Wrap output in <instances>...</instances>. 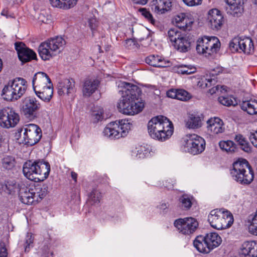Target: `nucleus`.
<instances>
[{"mask_svg": "<svg viewBox=\"0 0 257 257\" xmlns=\"http://www.w3.org/2000/svg\"><path fill=\"white\" fill-rule=\"evenodd\" d=\"M121 97L117 103L119 112L134 115L141 112L145 107V101L141 98L142 90L137 85L126 82H120Z\"/></svg>", "mask_w": 257, "mask_h": 257, "instance_id": "obj_1", "label": "nucleus"}, {"mask_svg": "<svg viewBox=\"0 0 257 257\" xmlns=\"http://www.w3.org/2000/svg\"><path fill=\"white\" fill-rule=\"evenodd\" d=\"M173 124L166 116L158 115L153 117L148 123V130L150 137L159 141H164L173 133Z\"/></svg>", "mask_w": 257, "mask_h": 257, "instance_id": "obj_2", "label": "nucleus"}, {"mask_svg": "<svg viewBox=\"0 0 257 257\" xmlns=\"http://www.w3.org/2000/svg\"><path fill=\"white\" fill-rule=\"evenodd\" d=\"M23 171L28 179L36 182L43 181L49 175L50 165L43 160H29L24 163Z\"/></svg>", "mask_w": 257, "mask_h": 257, "instance_id": "obj_3", "label": "nucleus"}, {"mask_svg": "<svg viewBox=\"0 0 257 257\" xmlns=\"http://www.w3.org/2000/svg\"><path fill=\"white\" fill-rule=\"evenodd\" d=\"M230 172L233 179L241 184H250L253 180V171L245 159L234 162Z\"/></svg>", "mask_w": 257, "mask_h": 257, "instance_id": "obj_4", "label": "nucleus"}, {"mask_svg": "<svg viewBox=\"0 0 257 257\" xmlns=\"http://www.w3.org/2000/svg\"><path fill=\"white\" fill-rule=\"evenodd\" d=\"M230 172L233 179L241 184H250L253 180V171L245 159L234 162Z\"/></svg>", "mask_w": 257, "mask_h": 257, "instance_id": "obj_5", "label": "nucleus"}, {"mask_svg": "<svg viewBox=\"0 0 257 257\" xmlns=\"http://www.w3.org/2000/svg\"><path fill=\"white\" fill-rule=\"evenodd\" d=\"M230 172L233 179L241 184H250L253 180V171L245 159L234 162Z\"/></svg>", "mask_w": 257, "mask_h": 257, "instance_id": "obj_6", "label": "nucleus"}, {"mask_svg": "<svg viewBox=\"0 0 257 257\" xmlns=\"http://www.w3.org/2000/svg\"><path fill=\"white\" fill-rule=\"evenodd\" d=\"M210 225L218 230L229 228L233 222L232 214L227 210L221 209L212 210L208 217Z\"/></svg>", "mask_w": 257, "mask_h": 257, "instance_id": "obj_7", "label": "nucleus"}, {"mask_svg": "<svg viewBox=\"0 0 257 257\" xmlns=\"http://www.w3.org/2000/svg\"><path fill=\"white\" fill-rule=\"evenodd\" d=\"M130 129L131 124L128 120L121 119L107 124L103 131V134L110 139H118L126 136Z\"/></svg>", "mask_w": 257, "mask_h": 257, "instance_id": "obj_8", "label": "nucleus"}, {"mask_svg": "<svg viewBox=\"0 0 257 257\" xmlns=\"http://www.w3.org/2000/svg\"><path fill=\"white\" fill-rule=\"evenodd\" d=\"M17 131L23 138V143L27 146H32L36 144L42 136L41 128L33 123L26 124L23 128H18Z\"/></svg>", "mask_w": 257, "mask_h": 257, "instance_id": "obj_9", "label": "nucleus"}, {"mask_svg": "<svg viewBox=\"0 0 257 257\" xmlns=\"http://www.w3.org/2000/svg\"><path fill=\"white\" fill-rule=\"evenodd\" d=\"M168 37L172 46L178 51L185 53L190 50V39L177 28L170 29L168 32Z\"/></svg>", "mask_w": 257, "mask_h": 257, "instance_id": "obj_10", "label": "nucleus"}, {"mask_svg": "<svg viewBox=\"0 0 257 257\" xmlns=\"http://www.w3.org/2000/svg\"><path fill=\"white\" fill-rule=\"evenodd\" d=\"M65 40L61 37L51 38L47 41L42 43L39 47V53L44 60H49L52 57L51 52L59 50L65 44Z\"/></svg>", "mask_w": 257, "mask_h": 257, "instance_id": "obj_11", "label": "nucleus"}, {"mask_svg": "<svg viewBox=\"0 0 257 257\" xmlns=\"http://www.w3.org/2000/svg\"><path fill=\"white\" fill-rule=\"evenodd\" d=\"M220 42L214 36H204L199 38L197 42L196 51L199 54L211 55L216 53L220 49Z\"/></svg>", "mask_w": 257, "mask_h": 257, "instance_id": "obj_12", "label": "nucleus"}, {"mask_svg": "<svg viewBox=\"0 0 257 257\" xmlns=\"http://www.w3.org/2000/svg\"><path fill=\"white\" fill-rule=\"evenodd\" d=\"M185 151L196 155L202 153L205 149L206 143L204 139L195 135H190L184 139Z\"/></svg>", "mask_w": 257, "mask_h": 257, "instance_id": "obj_13", "label": "nucleus"}, {"mask_svg": "<svg viewBox=\"0 0 257 257\" xmlns=\"http://www.w3.org/2000/svg\"><path fill=\"white\" fill-rule=\"evenodd\" d=\"M20 121V116L13 109L9 107L0 110V126L9 128L15 127Z\"/></svg>", "mask_w": 257, "mask_h": 257, "instance_id": "obj_14", "label": "nucleus"}, {"mask_svg": "<svg viewBox=\"0 0 257 257\" xmlns=\"http://www.w3.org/2000/svg\"><path fill=\"white\" fill-rule=\"evenodd\" d=\"M174 225L180 232L189 235L195 232L198 226V223L194 218L190 217L176 219Z\"/></svg>", "mask_w": 257, "mask_h": 257, "instance_id": "obj_15", "label": "nucleus"}, {"mask_svg": "<svg viewBox=\"0 0 257 257\" xmlns=\"http://www.w3.org/2000/svg\"><path fill=\"white\" fill-rule=\"evenodd\" d=\"M40 107V103L35 97H26L23 100L22 111L27 118L33 119L36 117Z\"/></svg>", "mask_w": 257, "mask_h": 257, "instance_id": "obj_16", "label": "nucleus"}, {"mask_svg": "<svg viewBox=\"0 0 257 257\" xmlns=\"http://www.w3.org/2000/svg\"><path fill=\"white\" fill-rule=\"evenodd\" d=\"M15 47L17 52L19 59L23 63L37 59V55L35 52L27 47L24 43L21 42H16L15 43Z\"/></svg>", "mask_w": 257, "mask_h": 257, "instance_id": "obj_17", "label": "nucleus"}, {"mask_svg": "<svg viewBox=\"0 0 257 257\" xmlns=\"http://www.w3.org/2000/svg\"><path fill=\"white\" fill-rule=\"evenodd\" d=\"M211 28L213 30H220L224 23V18L219 10L213 9L208 12V18Z\"/></svg>", "mask_w": 257, "mask_h": 257, "instance_id": "obj_18", "label": "nucleus"}, {"mask_svg": "<svg viewBox=\"0 0 257 257\" xmlns=\"http://www.w3.org/2000/svg\"><path fill=\"white\" fill-rule=\"evenodd\" d=\"M245 0H225L228 6L226 8L227 14L238 17L244 11L243 5Z\"/></svg>", "mask_w": 257, "mask_h": 257, "instance_id": "obj_19", "label": "nucleus"}, {"mask_svg": "<svg viewBox=\"0 0 257 257\" xmlns=\"http://www.w3.org/2000/svg\"><path fill=\"white\" fill-rule=\"evenodd\" d=\"M33 87L35 90L42 89L48 87L49 84H52L49 76L44 72H39L35 74L32 80Z\"/></svg>", "mask_w": 257, "mask_h": 257, "instance_id": "obj_20", "label": "nucleus"}, {"mask_svg": "<svg viewBox=\"0 0 257 257\" xmlns=\"http://www.w3.org/2000/svg\"><path fill=\"white\" fill-rule=\"evenodd\" d=\"M10 84L12 85L15 99L17 100L25 93L27 88V82L25 79L19 77L10 81Z\"/></svg>", "mask_w": 257, "mask_h": 257, "instance_id": "obj_21", "label": "nucleus"}, {"mask_svg": "<svg viewBox=\"0 0 257 257\" xmlns=\"http://www.w3.org/2000/svg\"><path fill=\"white\" fill-rule=\"evenodd\" d=\"M151 10L156 14H164L172 7L171 0H152L149 5Z\"/></svg>", "mask_w": 257, "mask_h": 257, "instance_id": "obj_22", "label": "nucleus"}, {"mask_svg": "<svg viewBox=\"0 0 257 257\" xmlns=\"http://www.w3.org/2000/svg\"><path fill=\"white\" fill-rule=\"evenodd\" d=\"M177 27L183 31H190L193 22L185 14L181 13L176 16L173 20Z\"/></svg>", "mask_w": 257, "mask_h": 257, "instance_id": "obj_23", "label": "nucleus"}, {"mask_svg": "<svg viewBox=\"0 0 257 257\" xmlns=\"http://www.w3.org/2000/svg\"><path fill=\"white\" fill-rule=\"evenodd\" d=\"M240 253L242 257H257V242H244L240 248Z\"/></svg>", "mask_w": 257, "mask_h": 257, "instance_id": "obj_24", "label": "nucleus"}, {"mask_svg": "<svg viewBox=\"0 0 257 257\" xmlns=\"http://www.w3.org/2000/svg\"><path fill=\"white\" fill-rule=\"evenodd\" d=\"M19 195L21 202L24 204L30 205L35 202L32 186H21Z\"/></svg>", "mask_w": 257, "mask_h": 257, "instance_id": "obj_25", "label": "nucleus"}, {"mask_svg": "<svg viewBox=\"0 0 257 257\" xmlns=\"http://www.w3.org/2000/svg\"><path fill=\"white\" fill-rule=\"evenodd\" d=\"M208 131L213 135H217L224 132L223 121L219 117L211 118L207 121Z\"/></svg>", "mask_w": 257, "mask_h": 257, "instance_id": "obj_26", "label": "nucleus"}, {"mask_svg": "<svg viewBox=\"0 0 257 257\" xmlns=\"http://www.w3.org/2000/svg\"><path fill=\"white\" fill-rule=\"evenodd\" d=\"M99 84L97 79L87 78L83 84L82 92L84 96L89 97L97 90Z\"/></svg>", "mask_w": 257, "mask_h": 257, "instance_id": "obj_27", "label": "nucleus"}, {"mask_svg": "<svg viewBox=\"0 0 257 257\" xmlns=\"http://www.w3.org/2000/svg\"><path fill=\"white\" fill-rule=\"evenodd\" d=\"M146 62L155 67H166L169 66L170 61L166 60L159 55H151L145 59Z\"/></svg>", "mask_w": 257, "mask_h": 257, "instance_id": "obj_28", "label": "nucleus"}, {"mask_svg": "<svg viewBox=\"0 0 257 257\" xmlns=\"http://www.w3.org/2000/svg\"><path fill=\"white\" fill-rule=\"evenodd\" d=\"M1 167L5 171H11L16 165L17 161L15 157L10 155H5L0 161Z\"/></svg>", "mask_w": 257, "mask_h": 257, "instance_id": "obj_29", "label": "nucleus"}, {"mask_svg": "<svg viewBox=\"0 0 257 257\" xmlns=\"http://www.w3.org/2000/svg\"><path fill=\"white\" fill-rule=\"evenodd\" d=\"M204 237L206 239V243L208 244L210 251L218 247L222 242L221 237L216 232L207 233Z\"/></svg>", "mask_w": 257, "mask_h": 257, "instance_id": "obj_30", "label": "nucleus"}, {"mask_svg": "<svg viewBox=\"0 0 257 257\" xmlns=\"http://www.w3.org/2000/svg\"><path fill=\"white\" fill-rule=\"evenodd\" d=\"M34 91L39 98L45 102H49L53 94V84H49L48 87Z\"/></svg>", "mask_w": 257, "mask_h": 257, "instance_id": "obj_31", "label": "nucleus"}, {"mask_svg": "<svg viewBox=\"0 0 257 257\" xmlns=\"http://www.w3.org/2000/svg\"><path fill=\"white\" fill-rule=\"evenodd\" d=\"M241 109L246 111L250 115L257 114V100L255 99H250L243 101L240 104Z\"/></svg>", "mask_w": 257, "mask_h": 257, "instance_id": "obj_32", "label": "nucleus"}, {"mask_svg": "<svg viewBox=\"0 0 257 257\" xmlns=\"http://www.w3.org/2000/svg\"><path fill=\"white\" fill-rule=\"evenodd\" d=\"M205 241V238L202 235L197 236L194 240V246L199 252L204 253H208L210 252V249L208 244L206 243Z\"/></svg>", "mask_w": 257, "mask_h": 257, "instance_id": "obj_33", "label": "nucleus"}, {"mask_svg": "<svg viewBox=\"0 0 257 257\" xmlns=\"http://www.w3.org/2000/svg\"><path fill=\"white\" fill-rule=\"evenodd\" d=\"M35 202H40L48 193V187L46 185H37L32 186Z\"/></svg>", "mask_w": 257, "mask_h": 257, "instance_id": "obj_34", "label": "nucleus"}, {"mask_svg": "<svg viewBox=\"0 0 257 257\" xmlns=\"http://www.w3.org/2000/svg\"><path fill=\"white\" fill-rule=\"evenodd\" d=\"M241 52L247 54H252L254 52L253 43L250 38H240L239 52Z\"/></svg>", "mask_w": 257, "mask_h": 257, "instance_id": "obj_35", "label": "nucleus"}, {"mask_svg": "<svg viewBox=\"0 0 257 257\" xmlns=\"http://www.w3.org/2000/svg\"><path fill=\"white\" fill-rule=\"evenodd\" d=\"M202 115L201 116L196 114H190L189 118L186 122L187 127L189 128H198L202 125Z\"/></svg>", "mask_w": 257, "mask_h": 257, "instance_id": "obj_36", "label": "nucleus"}, {"mask_svg": "<svg viewBox=\"0 0 257 257\" xmlns=\"http://www.w3.org/2000/svg\"><path fill=\"white\" fill-rule=\"evenodd\" d=\"M51 4L54 7H62L66 6L68 9L73 7L76 5L78 0H49Z\"/></svg>", "mask_w": 257, "mask_h": 257, "instance_id": "obj_37", "label": "nucleus"}, {"mask_svg": "<svg viewBox=\"0 0 257 257\" xmlns=\"http://www.w3.org/2000/svg\"><path fill=\"white\" fill-rule=\"evenodd\" d=\"M235 140L240 146V148L243 151L249 153L251 151V147L243 136L240 134L235 136Z\"/></svg>", "mask_w": 257, "mask_h": 257, "instance_id": "obj_38", "label": "nucleus"}, {"mask_svg": "<svg viewBox=\"0 0 257 257\" xmlns=\"http://www.w3.org/2000/svg\"><path fill=\"white\" fill-rule=\"evenodd\" d=\"M2 96L4 99L7 101H14L15 99V95L13 92V88L12 84H10V81L8 85H6L2 91Z\"/></svg>", "mask_w": 257, "mask_h": 257, "instance_id": "obj_39", "label": "nucleus"}, {"mask_svg": "<svg viewBox=\"0 0 257 257\" xmlns=\"http://www.w3.org/2000/svg\"><path fill=\"white\" fill-rule=\"evenodd\" d=\"M2 96L4 99L7 101H14L15 99V95L13 92V88L12 84H10V81L8 85H6L2 91Z\"/></svg>", "mask_w": 257, "mask_h": 257, "instance_id": "obj_40", "label": "nucleus"}, {"mask_svg": "<svg viewBox=\"0 0 257 257\" xmlns=\"http://www.w3.org/2000/svg\"><path fill=\"white\" fill-rule=\"evenodd\" d=\"M179 206L184 210L190 209L192 205L191 198L187 194H183L179 199Z\"/></svg>", "mask_w": 257, "mask_h": 257, "instance_id": "obj_41", "label": "nucleus"}, {"mask_svg": "<svg viewBox=\"0 0 257 257\" xmlns=\"http://www.w3.org/2000/svg\"><path fill=\"white\" fill-rule=\"evenodd\" d=\"M220 149L227 152L233 153L236 149V144L232 141H220L219 143Z\"/></svg>", "mask_w": 257, "mask_h": 257, "instance_id": "obj_42", "label": "nucleus"}, {"mask_svg": "<svg viewBox=\"0 0 257 257\" xmlns=\"http://www.w3.org/2000/svg\"><path fill=\"white\" fill-rule=\"evenodd\" d=\"M103 119V109L98 106L94 107L91 113V120L93 123H97Z\"/></svg>", "mask_w": 257, "mask_h": 257, "instance_id": "obj_43", "label": "nucleus"}, {"mask_svg": "<svg viewBox=\"0 0 257 257\" xmlns=\"http://www.w3.org/2000/svg\"><path fill=\"white\" fill-rule=\"evenodd\" d=\"M60 85H63V89L68 95L73 90L75 86V81L73 79H65L59 82Z\"/></svg>", "mask_w": 257, "mask_h": 257, "instance_id": "obj_44", "label": "nucleus"}, {"mask_svg": "<svg viewBox=\"0 0 257 257\" xmlns=\"http://www.w3.org/2000/svg\"><path fill=\"white\" fill-rule=\"evenodd\" d=\"M218 101L221 104L226 106H235L237 104L235 99L229 96H219Z\"/></svg>", "mask_w": 257, "mask_h": 257, "instance_id": "obj_45", "label": "nucleus"}, {"mask_svg": "<svg viewBox=\"0 0 257 257\" xmlns=\"http://www.w3.org/2000/svg\"><path fill=\"white\" fill-rule=\"evenodd\" d=\"M34 236L31 233H28L25 241L24 248L25 252L28 253L30 251V248L33 247Z\"/></svg>", "mask_w": 257, "mask_h": 257, "instance_id": "obj_46", "label": "nucleus"}, {"mask_svg": "<svg viewBox=\"0 0 257 257\" xmlns=\"http://www.w3.org/2000/svg\"><path fill=\"white\" fill-rule=\"evenodd\" d=\"M240 38L235 37L232 39L229 44V47L232 52L240 51Z\"/></svg>", "mask_w": 257, "mask_h": 257, "instance_id": "obj_47", "label": "nucleus"}, {"mask_svg": "<svg viewBox=\"0 0 257 257\" xmlns=\"http://www.w3.org/2000/svg\"><path fill=\"white\" fill-rule=\"evenodd\" d=\"M150 153V149L147 145L141 146L139 147L138 150L137 156L140 158H143L146 156H148Z\"/></svg>", "mask_w": 257, "mask_h": 257, "instance_id": "obj_48", "label": "nucleus"}, {"mask_svg": "<svg viewBox=\"0 0 257 257\" xmlns=\"http://www.w3.org/2000/svg\"><path fill=\"white\" fill-rule=\"evenodd\" d=\"M101 198V194L97 190H93L89 195L90 200H91L94 204H98L100 202Z\"/></svg>", "mask_w": 257, "mask_h": 257, "instance_id": "obj_49", "label": "nucleus"}, {"mask_svg": "<svg viewBox=\"0 0 257 257\" xmlns=\"http://www.w3.org/2000/svg\"><path fill=\"white\" fill-rule=\"evenodd\" d=\"M124 46L128 49L137 50L140 47V45L135 40L128 39L125 40Z\"/></svg>", "mask_w": 257, "mask_h": 257, "instance_id": "obj_50", "label": "nucleus"}, {"mask_svg": "<svg viewBox=\"0 0 257 257\" xmlns=\"http://www.w3.org/2000/svg\"><path fill=\"white\" fill-rule=\"evenodd\" d=\"M191 98V95L184 89L178 90L177 99L187 101Z\"/></svg>", "mask_w": 257, "mask_h": 257, "instance_id": "obj_51", "label": "nucleus"}, {"mask_svg": "<svg viewBox=\"0 0 257 257\" xmlns=\"http://www.w3.org/2000/svg\"><path fill=\"white\" fill-rule=\"evenodd\" d=\"M196 71V68L194 67L181 66L179 68V73L182 74H191Z\"/></svg>", "mask_w": 257, "mask_h": 257, "instance_id": "obj_52", "label": "nucleus"}, {"mask_svg": "<svg viewBox=\"0 0 257 257\" xmlns=\"http://www.w3.org/2000/svg\"><path fill=\"white\" fill-rule=\"evenodd\" d=\"M139 11L141 12L142 15L152 24L155 23V20L153 19L152 15L149 11H147L146 9L141 8Z\"/></svg>", "mask_w": 257, "mask_h": 257, "instance_id": "obj_53", "label": "nucleus"}, {"mask_svg": "<svg viewBox=\"0 0 257 257\" xmlns=\"http://www.w3.org/2000/svg\"><path fill=\"white\" fill-rule=\"evenodd\" d=\"M227 87L224 85L220 86L219 85H217L214 87H212L211 89L208 90V92L210 93L211 95L215 93L216 92H218L219 91L220 92H222L223 91L224 92L227 91Z\"/></svg>", "mask_w": 257, "mask_h": 257, "instance_id": "obj_54", "label": "nucleus"}, {"mask_svg": "<svg viewBox=\"0 0 257 257\" xmlns=\"http://www.w3.org/2000/svg\"><path fill=\"white\" fill-rule=\"evenodd\" d=\"M0 257H8L7 248L3 241L0 242Z\"/></svg>", "mask_w": 257, "mask_h": 257, "instance_id": "obj_55", "label": "nucleus"}, {"mask_svg": "<svg viewBox=\"0 0 257 257\" xmlns=\"http://www.w3.org/2000/svg\"><path fill=\"white\" fill-rule=\"evenodd\" d=\"M249 139L252 144L257 148V130L254 132H251L249 135Z\"/></svg>", "mask_w": 257, "mask_h": 257, "instance_id": "obj_56", "label": "nucleus"}, {"mask_svg": "<svg viewBox=\"0 0 257 257\" xmlns=\"http://www.w3.org/2000/svg\"><path fill=\"white\" fill-rule=\"evenodd\" d=\"M183 2L188 6L193 7L199 5L202 0H183Z\"/></svg>", "mask_w": 257, "mask_h": 257, "instance_id": "obj_57", "label": "nucleus"}, {"mask_svg": "<svg viewBox=\"0 0 257 257\" xmlns=\"http://www.w3.org/2000/svg\"><path fill=\"white\" fill-rule=\"evenodd\" d=\"M88 25L92 31H93L97 27V21L95 18H92L88 20Z\"/></svg>", "mask_w": 257, "mask_h": 257, "instance_id": "obj_58", "label": "nucleus"}, {"mask_svg": "<svg viewBox=\"0 0 257 257\" xmlns=\"http://www.w3.org/2000/svg\"><path fill=\"white\" fill-rule=\"evenodd\" d=\"M178 90L170 89L167 92V95L168 97L177 99Z\"/></svg>", "mask_w": 257, "mask_h": 257, "instance_id": "obj_59", "label": "nucleus"}, {"mask_svg": "<svg viewBox=\"0 0 257 257\" xmlns=\"http://www.w3.org/2000/svg\"><path fill=\"white\" fill-rule=\"evenodd\" d=\"M6 187L7 190L9 191V193L11 194L12 192L15 191V189L16 188V184L13 183V184H11L10 182H8L6 184Z\"/></svg>", "mask_w": 257, "mask_h": 257, "instance_id": "obj_60", "label": "nucleus"}, {"mask_svg": "<svg viewBox=\"0 0 257 257\" xmlns=\"http://www.w3.org/2000/svg\"><path fill=\"white\" fill-rule=\"evenodd\" d=\"M207 82L205 83V86L209 87L216 84L217 81L214 78L206 79Z\"/></svg>", "mask_w": 257, "mask_h": 257, "instance_id": "obj_61", "label": "nucleus"}, {"mask_svg": "<svg viewBox=\"0 0 257 257\" xmlns=\"http://www.w3.org/2000/svg\"><path fill=\"white\" fill-rule=\"evenodd\" d=\"M63 85H60V84L58 83V93L59 95H62L64 94L66 92L65 90L63 89Z\"/></svg>", "mask_w": 257, "mask_h": 257, "instance_id": "obj_62", "label": "nucleus"}, {"mask_svg": "<svg viewBox=\"0 0 257 257\" xmlns=\"http://www.w3.org/2000/svg\"><path fill=\"white\" fill-rule=\"evenodd\" d=\"M135 3L141 5H145L147 4L148 0H132Z\"/></svg>", "mask_w": 257, "mask_h": 257, "instance_id": "obj_63", "label": "nucleus"}, {"mask_svg": "<svg viewBox=\"0 0 257 257\" xmlns=\"http://www.w3.org/2000/svg\"><path fill=\"white\" fill-rule=\"evenodd\" d=\"M7 2L12 5L14 4H18L22 2V0H6Z\"/></svg>", "mask_w": 257, "mask_h": 257, "instance_id": "obj_64", "label": "nucleus"}]
</instances>
